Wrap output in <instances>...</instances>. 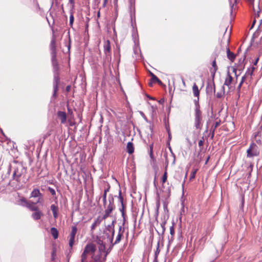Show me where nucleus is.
I'll return each mask as SVG.
<instances>
[{
    "mask_svg": "<svg viewBox=\"0 0 262 262\" xmlns=\"http://www.w3.org/2000/svg\"><path fill=\"white\" fill-rule=\"evenodd\" d=\"M12 172V179L17 182H20V178L25 176L27 173V167L22 162L13 160L10 163L8 172Z\"/></svg>",
    "mask_w": 262,
    "mask_h": 262,
    "instance_id": "1",
    "label": "nucleus"
},
{
    "mask_svg": "<svg viewBox=\"0 0 262 262\" xmlns=\"http://www.w3.org/2000/svg\"><path fill=\"white\" fill-rule=\"evenodd\" d=\"M195 118H194V126L196 129H201L202 124V112L200 110V105L196 104V108H195Z\"/></svg>",
    "mask_w": 262,
    "mask_h": 262,
    "instance_id": "2",
    "label": "nucleus"
},
{
    "mask_svg": "<svg viewBox=\"0 0 262 262\" xmlns=\"http://www.w3.org/2000/svg\"><path fill=\"white\" fill-rule=\"evenodd\" d=\"M104 52L105 54V57L104 58V63L106 64H110L111 62V45L110 41L107 40L104 44Z\"/></svg>",
    "mask_w": 262,
    "mask_h": 262,
    "instance_id": "3",
    "label": "nucleus"
},
{
    "mask_svg": "<svg viewBox=\"0 0 262 262\" xmlns=\"http://www.w3.org/2000/svg\"><path fill=\"white\" fill-rule=\"evenodd\" d=\"M108 200L109 204L105 210L104 215L102 216L104 220H105L106 218H107L110 216V213L115 209L114 199L112 194H110L108 195Z\"/></svg>",
    "mask_w": 262,
    "mask_h": 262,
    "instance_id": "4",
    "label": "nucleus"
},
{
    "mask_svg": "<svg viewBox=\"0 0 262 262\" xmlns=\"http://www.w3.org/2000/svg\"><path fill=\"white\" fill-rule=\"evenodd\" d=\"M60 83V78L59 74H55L54 75L53 80V94L52 97L56 98L57 97V93L58 91V85Z\"/></svg>",
    "mask_w": 262,
    "mask_h": 262,
    "instance_id": "5",
    "label": "nucleus"
},
{
    "mask_svg": "<svg viewBox=\"0 0 262 262\" xmlns=\"http://www.w3.org/2000/svg\"><path fill=\"white\" fill-rule=\"evenodd\" d=\"M257 148V147L255 143H252L250 147L247 149V157H252L254 156H257L259 154Z\"/></svg>",
    "mask_w": 262,
    "mask_h": 262,
    "instance_id": "6",
    "label": "nucleus"
},
{
    "mask_svg": "<svg viewBox=\"0 0 262 262\" xmlns=\"http://www.w3.org/2000/svg\"><path fill=\"white\" fill-rule=\"evenodd\" d=\"M124 231L125 228L124 227H122V226H119L118 232L116 236V239L114 243H111L112 244V246H114L115 245L118 244L120 242L121 238L123 237Z\"/></svg>",
    "mask_w": 262,
    "mask_h": 262,
    "instance_id": "7",
    "label": "nucleus"
},
{
    "mask_svg": "<svg viewBox=\"0 0 262 262\" xmlns=\"http://www.w3.org/2000/svg\"><path fill=\"white\" fill-rule=\"evenodd\" d=\"M77 231V228L74 226L72 227V231L70 233V238L69 240V246L72 248L74 243L75 235Z\"/></svg>",
    "mask_w": 262,
    "mask_h": 262,
    "instance_id": "8",
    "label": "nucleus"
},
{
    "mask_svg": "<svg viewBox=\"0 0 262 262\" xmlns=\"http://www.w3.org/2000/svg\"><path fill=\"white\" fill-rule=\"evenodd\" d=\"M206 93L207 95H211L213 92H215V84L213 80L207 82L206 86Z\"/></svg>",
    "mask_w": 262,
    "mask_h": 262,
    "instance_id": "9",
    "label": "nucleus"
},
{
    "mask_svg": "<svg viewBox=\"0 0 262 262\" xmlns=\"http://www.w3.org/2000/svg\"><path fill=\"white\" fill-rule=\"evenodd\" d=\"M115 222H116V220H114L110 225H108L106 227V229L107 231L111 232V233H112L111 236L110 237V241H111V243H112V242L113 241L114 236V234H115V229H114L115 225H114V224H115Z\"/></svg>",
    "mask_w": 262,
    "mask_h": 262,
    "instance_id": "10",
    "label": "nucleus"
},
{
    "mask_svg": "<svg viewBox=\"0 0 262 262\" xmlns=\"http://www.w3.org/2000/svg\"><path fill=\"white\" fill-rule=\"evenodd\" d=\"M96 250V246L93 243H89L87 244L84 249V253H86L87 254L92 253H94V252Z\"/></svg>",
    "mask_w": 262,
    "mask_h": 262,
    "instance_id": "11",
    "label": "nucleus"
},
{
    "mask_svg": "<svg viewBox=\"0 0 262 262\" xmlns=\"http://www.w3.org/2000/svg\"><path fill=\"white\" fill-rule=\"evenodd\" d=\"M105 249V245L102 242V244H101V247L99 249V251L100 253H101V251H103L104 252ZM100 255H101V253H100L99 255H93L92 256V258L93 259L94 262H101V259H100V258H101Z\"/></svg>",
    "mask_w": 262,
    "mask_h": 262,
    "instance_id": "12",
    "label": "nucleus"
},
{
    "mask_svg": "<svg viewBox=\"0 0 262 262\" xmlns=\"http://www.w3.org/2000/svg\"><path fill=\"white\" fill-rule=\"evenodd\" d=\"M40 198H38L37 202L35 203L31 202V201H29V203L28 205H27V208H29L31 211H37L38 209H39V208L37 206H36V204L37 203H40Z\"/></svg>",
    "mask_w": 262,
    "mask_h": 262,
    "instance_id": "13",
    "label": "nucleus"
},
{
    "mask_svg": "<svg viewBox=\"0 0 262 262\" xmlns=\"http://www.w3.org/2000/svg\"><path fill=\"white\" fill-rule=\"evenodd\" d=\"M103 217H101L100 216H98L97 219L94 221V223L92 224L91 228V230L93 231L97 226H99L101 223L102 221L103 220Z\"/></svg>",
    "mask_w": 262,
    "mask_h": 262,
    "instance_id": "14",
    "label": "nucleus"
},
{
    "mask_svg": "<svg viewBox=\"0 0 262 262\" xmlns=\"http://www.w3.org/2000/svg\"><path fill=\"white\" fill-rule=\"evenodd\" d=\"M164 157L166 158V161H165V163H166V166H165V172L164 173V174L162 176V182L163 183H164L166 180H167V167L168 166V161L167 160V153H165L164 154Z\"/></svg>",
    "mask_w": 262,
    "mask_h": 262,
    "instance_id": "15",
    "label": "nucleus"
},
{
    "mask_svg": "<svg viewBox=\"0 0 262 262\" xmlns=\"http://www.w3.org/2000/svg\"><path fill=\"white\" fill-rule=\"evenodd\" d=\"M57 117L60 120L61 123H64L67 120V115L66 112L63 111H58L57 112Z\"/></svg>",
    "mask_w": 262,
    "mask_h": 262,
    "instance_id": "16",
    "label": "nucleus"
},
{
    "mask_svg": "<svg viewBox=\"0 0 262 262\" xmlns=\"http://www.w3.org/2000/svg\"><path fill=\"white\" fill-rule=\"evenodd\" d=\"M221 123V120L219 119L218 121H216L214 124L212 125L210 128V135H211V138L212 139L214 138V132L216 130V128L218 127V126Z\"/></svg>",
    "mask_w": 262,
    "mask_h": 262,
    "instance_id": "17",
    "label": "nucleus"
},
{
    "mask_svg": "<svg viewBox=\"0 0 262 262\" xmlns=\"http://www.w3.org/2000/svg\"><path fill=\"white\" fill-rule=\"evenodd\" d=\"M232 80H233L232 77L231 76L229 71H228L227 74V77L225 79L223 86H224V85H226V86H229L231 84V83L232 81Z\"/></svg>",
    "mask_w": 262,
    "mask_h": 262,
    "instance_id": "18",
    "label": "nucleus"
},
{
    "mask_svg": "<svg viewBox=\"0 0 262 262\" xmlns=\"http://www.w3.org/2000/svg\"><path fill=\"white\" fill-rule=\"evenodd\" d=\"M43 216V213L39 209L37 211H35V212L32 214V217L34 220H38L41 218V216Z\"/></svg>",
    "mask_w": 262,
    "mask_h": 262,
    "instance_id": "19",
    "label": "nucleus"
},
{
    "mask_svg": "<svg viewBox=\"0 0 262 262\" xmlns=\"http://www.w3.org/2000/svg\"><path fill=\"white\" fill-rule=\"evenodd\" d=\"M226 52H227V58L231 62H233L235 59L236 55L234 53H233V52H231L229 48H227Z\"/></svg>",
    "mask_w": 262,
    "mask_h": 262,
    "instance_id": "20",
    "label": "nucleus"
},
{
    "mask_svg": "<svg viewBox=\"0 0 262 262\" xmlns=\"http://www.w3.org/2000/svg\"><path fill=\"white\" fill-rule=\"evenodd\" d=\"M51 210H52L53 212V217L55 219H57L58 217V206L55 205V204L51 205Z\"/></svg>",
    "mask_w": 262,
    "mask_h": 262,
    "instance_id": "21",
    "label": "nucleus"
},
{
    "mask_svg": "<svg viewBox=\"0 0 262 262\" xmlns=\"http://www.w3.org/2000/svg\"><path fill=\"white\" fill-rule=\"evenodd\" d=\"M50 49L51 52H56V40L54 34L53 35V37L50 43Z\"/></svg>",
    "mask_w": 262,
    "mask_h": 262,
    "instance_id": "22",
    "label": "nucleus"
},
{
    "mask_svg": "<svg viewBox=\"0 0 262 262\" xmlns=\"http://www.w3.org/2000/svg\"><path fill=\"white\" fill-rule=\"evenodd\" d=\"M42 194L40 192V191L37 188L34 189L31 193V197L32 198H37L42 196Z\"/></svg>",
    "mask_w": 262,
    "mask_h": 262,
    "instance_id": "23",
    "label": "nucleus"
},
{
    "mask_svg": "<svg viewBox=\"0 0 262 262\" xmlns=\"http://www.w3.org/2000/svg\"><path fill=\"white\" fill-rule=\"evenodd\" d=\"M150 80L151 82L149 83V85L150 86H152V83L156 82H157L160 85H162L163 84L162 82L156 76H153L152 78H151Z\"/></svg>",
    "mask_w": 262,
    "mask_h": 262,
    "instance_id": "24",
    "label": "nucleus"
},
{
    "mask_svg": "<svg viewBox=\"0 0 262 262\" xmlns=\"http://www.w3.org/2000/svg\"><path fill=\"white\" fill-rule=\"evenodd\" d=\"M126 149L127 152L129 154H132L134 152V147L132 142H129L127 143Z\"/></svg>",
    "mask_w": 262,
    "mask_h": 262,
    "instance_id": "25",
    "label": "nucleus"
},
{
    "mask_svg": "<svg viewBox=\"0 0 262 262\" xmlns=\"http://www.w3.org/2000/svg\"><path fill=\"white\" fill-rule=\"evenodd\" d=\"M254 70H255V68L253 66L248 68L245 75L247 77H250V78L251 79V77L253 74V72H254Z\"/></svg>",
    "mask_w": 262,
    "mask_h": 262,
    "instance_id": "26",
    "label": "nucleus"
},
{
    "mask_svg": "<svg viewBox=\"0 0 262 262\" xmlns=\"http://www.w3.org/2000/svg\"><path fill=\"white\" fill-rule=\"evenodd\" d=\"M192 91L193 93V95L195 97H198V100H199V97L200 95V91L199 90L198 87L195 83H194L192 86Z\"/></svg>",
    "mask_w": 262,
    "mask_h": 262,
    "instance_id": "27",
    "label": "nucleus"
},
{
    "mask_svg": "<svg viewBox=\"0 0 262 262\" xmlns=\"http://www.w3.org/2000/svg\"><path fill=\"white\" fill-rule=\"evenodd\" d=\"M51 232L54 239L57 238L58 236V231L56 228L52 227L51 228Z\"/></svg>",
    "mask_w": 262,
    "mask_h": 262,
    "instance_id": "28",
    "label": "nucleus"
},
{
    "mask_svg": "<svg viewBox=\"0 0 262 262\" xmlns=\"http://www.w3.org/2000/svg\"><path fill=\"white\" fill-rule=\"evenodd\" d=\"M110 190V186H108V188H106L104 190V193L102 195L103 198V205L105 206L106 204V194L108 191H109Z\"/></svg>",
    "mask_w": 262,
    "mask_h": 262,
    "instance_id": "29",
    "label": "nucleus"
},
{
    "mask_svg": "<svg viewBox=\"0 0 262 262\" xmlns=\"http://www.w3.org/2000/svg\"><path fill=\"white\" fill-rule=\"evenodd\" d=\"M29 201H27L24 198H21L19 200V204L22 206L26 207L28 205Z\"/></svg>",
    "mask_w": 262,
    "mask_h": 262,
    "instance_id": "30",
    "label": "nucleus"
},
{
    "mask_svg": "<svg viewBox=\"0 0 262 262\" xmlns=\"http://www.w3.org/2000/svg\"><path fill=\"white\" fill-rule=\"evenodd\" d=\"M165 224H166V222L165 221L163 222L160 225H161V227L162 228V231H161V233L157 230V233H158L159 235L161 234L162 235H163L164 234V233L165 232Z\"/></svg>",
    "mask_w": 262,
    "mask_h": 262,
    "instance_id": "31",
    "label": "nucleus"
},
{
    "mask_svg": "<svg viewBox=\"0 0 262 262\" xmlns=\"http://www.w3.org/2000/svg\"><path fill=\"white\" fill-rule=\"evenodd\" d=\"M74 21V17L73 13L72 12H71L70 16L69 25L71 26V27H72V29H74V28L73 27V25Z\"/></svg>",
    "mask_w": 262,
    "mask_h": 262,
    "instance_id": "32",
    "label": "nucleus"
},
{
    "mask_svg": "<svg viewBox=\"0 0 262 262\" xmlns=\"http://www.w3.org/2000/svg\"><path fill=\"white\" fill-rule=\"evenodd\" d=\"M159 247H160V241H159L157 243L156 250L155 252L154 258H158V255L160 252Z\"/></svg>",
    "mask_w": 262,
    "mask_h": 262,
    "instance_id": "33",
    "label": "nucleus"
},
{
    "mask_svg": "<svg viewBox=\"0 0 262 262\" xmlns=\"http://www.w3.org/2000/svg\"><path fill=\"white\" fill-rule=\"evenodd\" d=\"M225 93V88L224 86H222V91L221 92H217L215 95H216V97L218 98H220L221 97H222V96H223V95Z\"/></svg>",
    "mask_w": 262,
    "mask_h": 262,
    "instance_id": "34",
    "label": "nucleus"
},
{
    "mask_svg": "<svg viewBox=\"0 0 262 262\" xmlns=\"http://www.w3.org/2000/svg\"><path fill=\"white\" fill-rule=\"evenodd\" d=\"M260 134V132H258L257 133H256L254 135V139H255V142H256V143L257 144H258L259 145H261V141L259 139H257V137L259 136Z\"/></svg>",
    "mask_w": 262,
    "mask_h": 262,
    "instance_id": "35",
    "label": "nucleus"
},
{
    "mask_svg": "<svg viewBox=\"0 0 262 262\" xmlns=\"http://www.w3.org/2000/svg\"><path fill=\"white\" fill-rule=\"evenodd\" d=\"M118 198L119 200V202L120 203L121 205H122V204H124L123 203V198L122 195V192L121 190L120 189L119 191V195L118 196Z\"/></svg>",
    "mask_w": 262,
    "mask_h": 262,
    "instance_id": "36",
    "label": "nucleus"
},
{
    "mask_svg": "<svg viewBox=\"0 0 262 262\" xmlns=\"http://www.w3.org/2000/svg\"><path fill=\"white\" fill-rule=\"evenodd\" d=\"M168 145H169V146H168L169 150L170 151V152L171 154V155H172V157L173 158V162L172 163V165H174L175 162H176V156H175L172 150L171 149V147L170 146L169 143H168Z\"/></svg>",
    "mask_w": 262,
    "mask_h": 262,
    "instance_id": "37",
    "label": "nucleus"
},
{
    "mask_svg": "<svg viewBox=\"0 0 262 262\" xmlns=\"http://www.w3.org/2000/svg\"><path fill=\"white\" fill-rule=\"evenodd\" d=\"M119 211L121 212V215H125V205L122 204L121 207L119 208Z\"/></svg>",
    "mask_w": 262,
    "mask_h": 262,
    "instance_id": "38",
    "label": "nucleus"
},
{
    "mask_svg": "<svg viewBox=\"0 0 262 262\" xmlns=\"http://www.w3.org/2000/svg\"><path fill=\"white\" fill-rule=\"evenodd\" d=\"M53 71L54 75L55 74H59V72H58L59 71V66H53Z\"/></svg>",
    "mask_w": 262,
    "mask_h": 262,
    "instance_id": "39",
    "label": "nucleus"
},
{
    "mask_svg": "<svg viewBox=\"0 0 262 262\" xmlns=\"http://www.w3.org/2000/svg\"><path fill=\"white\" fill-rule=\"evenodd\" d=\"M88 254L86 253H84V251H83L82 254H81V262H84L85 259H86V255Z\"/></svg>",
    "mask_w": 262,
    "mask_h": 262,
    "instance_id": "40",
    "label": "nucleus"
},
{
    "mask_svg": "<svg viewBox=\"0 0 262 262\" xmlns=\"http://www.w3.org/2000/svg\"><path fill=\"white\" fill-rule=\"evenodd\" d=\"M51 56L52 62L57 60L56 58V52H51Z\"/></svg>",
    "mask_w": 262,
    "mask_h": 262,
    "instance_id": "41",
    "label": "nucleus"
},
{
    "mask_svg": "<svg viewBox=\"0 0 262 262\" xmlns=\"http://www.w3.org/2000/svg\"><path fill=\"white\" fill-rule=\"evenodd\" d=\"M152 149H153V144H152L151 145H150V153H149V156L150 157L151 159H153L154 158V155H153V152H152Z\"/></svg>",
    "mask_w": 262,
    "mask_h": 262,
    "instance_id": "42",
    "label": "nucleus"
},
{
    "mask_svg": "<svg viewBox=\"0 0 262 262\" xmlns=\"http://www.w3.org/2000/svg\"><path fill=\"white\" fill-rule=\"evenodd\" d=\"M48 189L49 191L51 193V194L52 195H54L56 194L55 190L53 188L49 187Z\"/></svg>",
    "mask_w": 262,
    "mask_h": 262,
    "instance_id": "43",
    "label": "nucleus"
},
{
    "mask_svg": "<svg viewBox=\"0 0 262 262\" xmlns=\"http://www.w3.org/2000/svg\"><path fill=\"white\" fill-rule=\"evenodd\" d=\"M212 66L213 68V70H217V66L216 65V61H215V59L212 61Z\"/></svg>",
    "mask_w": 262,
    "mask_h": 262,
    "instance_id": "44",
    "label": "nucleus"
},
{
    "mask_svg": "<svg viewBox=\"0 0 262 262\" xmlns=\"http://www.w3.org/2000/svg\"><path fill=\"white\" fill-rule=\"evenodd\" d=\"M216 71L217 70H212L211 71V77H212L211 80H213V81H214V78L215 74Z\"/></svg>",
    "mask_w": 262,
    "mask_h": 262,
    "instance_id": "45",
    "label": "nucleus"
},
{
    "mask_svg": "<svg viewBox=\"0 0 262 262\" xmlns=\"http://www.w3.org/2000/svg\"><path fill=\"white\" fill-rule=\"evenodd\" d=\"M170 234L171 236H173L174 234V229L173 226L170 227Z\"/></svg>",
    "mask_w": 262,
    "mask_h": 262,
    "instance_id": "46",
    "label": "nucleus"
},
{
    "mask_svg": "<svg viewBox=\"0 0 262 262\" xmlns=\"http://www.w3.org/2000/svg\"><path fill=\"white\" fill-rule=\"evenodd\" d=\"M248 49H247L246 50V52H245V53H244V58H243V59L241 58V59L239 60V63H242V62H244V61L245 60V58H246V53H247V51H248Z\"/></svg>",
    "mask_w": 262,
    "mask_h": 262,
    "instance_id": "47",
    "label": "nucleus"
},
{
    "mask_svg": "<svg viewBox=\"0 0 262 262\" xmlns=\"http://www.w3.org/2000/svg\"><path fill=\"white\" fill-rule=\"evenodd\" d=\"M56 255V250L53 249L52 252V257L51 259L52 260H54L55 259V256Z\"/></svg>",
    "mask_w": 262,
    "mask_h": 262,
    "instance_id": "48",
    "label": "nucleus"
},
{
    "mask_svg": "<svg viewBox=\"0 0 262 262\" xmlns=\"http://www.w3.org/2000/svg\"><path fill=\"white\" fill-rule=\"evenodd\" d=\"M166 129H167V131L168 134V140H170L171 139V134H170V129H169V128H168L167 127H166Z\"/></svg>",
    "mask_w": 262,
    "mask_h": 262,
    "instance_id": "49",
    "label": "nucleus"
},
{
    "mask_svg": "<svg viewBox=\"0 0 262 262\" xmlns=\"http://www.w3.org/2000/svg\"><path fill=\"white\" fill-rule=\"evenodd\" d=\"M122 217L123 218V223H122V225H121L120 226H122V227H123L124 224H125V223L126 222V217H125V215H122Z\"/></svg>",
    "mask_w": 262,
    "mask_h": 262,
    "instance_id": "50",
    "label": "nucleus"
},
{
    "mask_svg": "<svg viewBox=\"0 0 262 262\" xmlns=\"http://www.w3.org/2000/svg\"><path fill=\"white\" fill-rule=\"evenodd\" d=\"M68 34H69V45L68 46V50L69 51L70 49V47H71V38H70V32H68Z\"/></svg>",
    "mask_w": 262,
    "mask_h": 262,
    "instance_id": "51",
    "label": "nucleus"
},
{
    "mask_svg": "<svg viewBox=\"0 0 262 262\" xmlns=\"http://www.w3.org/2000/svg\"><path fill=\"white\" fill-rule=\"evenodd\" d=\"M204 144V141L202 140H201L199 141L198 145L200 147H201Z\"/></svg>",
    "mask_w": 262,
    "mask_h": 262,
    "instance_id": "52",
    "label": "nucleus"
},
{
    "mask_svg": "<svg viewBox=\"0 0 262 262\" xmlns=\"http://www.w3.org/2000/svg\"><path fill=\"white\" fill-rule=\"evenodd\" d=\"M247 2H248L250 4H253L254 3V0H246ZM237 3V0H234V4H236Z\"/></svg>",
    "mask_w": 262,
    "mask_h": 262,
    "instance_id": "53",
    "label": "nucleus"
},
{
    "mask_svg": "<svg viewBox=\"0 0 262 262\" xmlns=\"http://www.w3.org/2000/svg\"><path fill=\"white\" fill-rule=\"evenodd\" d=\"M195 173H196V170H195L194 171H193V173L191 174V176H190V179H192L194 178Z\"/></svg>",
    "mask_w": 262,
    "mask_h": 262,
    "instance_id": "54",
    "label": "nucleus"
},
{
    "mask_svg": "<svg viewBox=\"0 0 262 262\" xmlns=\"http://www.w3.org/2000/svg\"><path fill=\"white\" fill-rule=\"evenodd\" d=\"M52 66H58L57 60L52 61Z\"/></svg>",
    "mask_w": 262,
    "mask_h": 262,
    "instance_id": "55",
    "label": "nucleus"
},
{
    "mask_svg": "<svg viewBox=\"0 0 262 262\" xmlns=\"http://www.w3.org/2000/svg\"><path fill=\"white\" fill-rule=\"evenodd\" d=\"M246 78L248 77L245 75H244L242 78V80L241 81V83H243Z\"/></svg>",
    "mask_w": 262,
    "mask_h": 262,
    "instance_id": "56",
    "label": "nucleus"
},
{
    "mask_svg": "<svg viewBox=\"0 0 262 262\" xmlns=\"http://www.w3.org/2000/svg\"><path fill=\"white\" fill-rule=\"evenodd\" d=\"M260 12V10L259 9V8L258 7V10H257L256 13H255V16L258 17Z\"/></svg>",
    "mask_w": 262,
    "mask_h": 262,
    "instance_id": "57",
    "label": "nucleus"
},
{
    "mask_svg": "<svg viewBox=\"0 0 262 262\" xmlns=\"http://www.w3.org/2000/svg\"><path fill=\"white\" fill-rule=\"evenodd\" d=\"M71 90V86L68 85L66 88V90L67 92H69Z\"/></svg>",
    "mask_w": 262,
    "mask_h": 262,
    "instance_id": "58",
    "label": "nucleus"
},
{
    "mask_svg": "<svg viewBox=\"0 0 262 262\" xmlns=\"http://www.w3.org/2000/svg\"><path fill=\"white\" fill-rule=\"evenodd\" d=\"M229 3H230V6H231V13H232V8H233L234 4H231V0H229Z\"/></svg>",
    "mask_w": 262,
    "mask_h": 262,
    "instance_id": "59",
    "label": "nucleus"
},
{
    "mask_svg": "<svg viewBox=\"0 0 262 262\" xmlns=\"http://www.w3.org/2000/svg\"><path fill=\"white\" fill-rule=\"evenodd\" d=\"M206 239L207 238L205 236H204L200 239V241L204 243L206 242Z\"/></svg>",
    "mask_w": 262,
    "mask_h": 262,
    "instance_id": "60",
    "label": "nucleus"
},
{
    "mask_svg": "<svg viewBox=\"0 0 262 262\" xmlns=\"http://www.w3.org/2000/svg\"><path fill=\"white\" fill-rule=\"evenodd\" d=\"M187 173L186 172V174H185V176H184V180L183 183L182 184V186H183L184 185V183L185 182V179H187Z\"/></svg>",
    "mask_w": 262,
    "mask_h": 262,
    "instance_id": "61",
    "label": "nucleus"
},
{
    "mask_svg": "<svg viewBox=\"0 0 262 262\" xmlns=\"http://www.w3.org/2000/svg\"><path fill=\"white\" fill-rule=\"evenodd\" d=\"M259 60V58H257L255 60V61L253 62L254 65H256L257 63V62Z\"/></svg>",
    "mask_w": 262,
    "mask_h": 262,
    "instance_id": "62",
    "label": "nucleus"
},
{
    "mask_svg": "<svg viewBox=\"0 0 262 262\" xmlns=\"http://www.w3.org/2000/svg\"><path fill=\"white\" fill-rule=\"evenodd\" d=\"M69 3H70V4H73V5H74V0H69Z\"/></svg>",
    "mask_w": 262,
    "mask_h": 262,
    "instance_id": "63",
    "label": "nucleus"
},
{
    "mask_svg": "<svg viewBox=\"0 0 262 262\" xmlns=\"http://www.w3.org/2000/svg\"><path fill=\"white\" fill-rule=\"evenodd\" d=\"M36 8H38V9H40L39 5L37 2H36Z\"/></svg>",
    "mask_w": 262,
    "mask_h": 262,
    "instance_id": "64",
    "label": "nucleus"
}]
</instances>
